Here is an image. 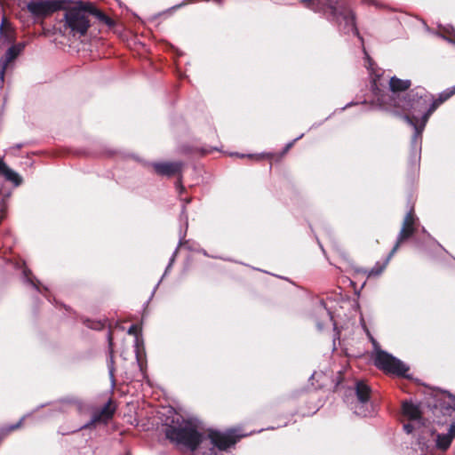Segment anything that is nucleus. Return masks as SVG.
<instances>
[{
  "instance_id": "obj_6",
  "label": "nucleus",
  "mask_w": 455,
  "mask_h": 455,
  "mask_svg": "<svg viewBox=\"0 0 455 455\" xmlns=\"http://www.w3.org/2000/svg\"><path fill=\"white\" fill-rule=\"evenodd\" d=\"M374 363L379 369L399 376L405 375L409 370L402 361L380 349H377L375 352Z\"/></svg>"
},
{
  "instance_id": "obj_17",
  "label": "nucleus",
  "mask_w": 455,
  "mask_h": 455,
  "mask_svg": "<svg viewBox=\"0 0 455 455\" xmlns=\"http://www.w3.org/2000/svg\"><path fill=\"white\" fill-rule=\"evenodd\" d=\"M403 415L410 420H419L420 419V411L418 405L412 403L411 402H403Z\"/></svg>"
},
{
  "instance_id": "obj_27",
  "label": "nucleus",
  "mask_w": 455,
  "mask_h": 455,
  "mask_svg": "<svg viewBox=\"0 0 455 455\" xmlns=\"http://www.w3.org/2000/svg\"><path fill=\"white\" fill-rule=\"evenodd\" d=\"M185 208H186V205L184 204L182 206V212H181V215L184 216V218L186 219V220H188V216L186 215V212H185Z\"/></svg>"
},
{
  "instance_id": "obj_16",
  "label": "nucleus",
  "mask_w": 455,
  "mask_h": 455,
  "mask_svg": "<svg viewBox=\"0 0 455 455\" xmlns=\"http://www.w3.org/2000/svg\"><path fill=\"white\" fill-rule=\"evenodd\" d=\"M0 172L4 178L18 187L21 184L22 179L18 172L9 168L2 160H0Z\"/></svg>"
},
{
  "instance_id": "obj_3",
  "label": "nucleus",
  "mask_w": 455,
  "mask_h": 455,
  "mask_svg": "<svg viewBox=\"0 0 455 455\" xmlns=\"http://www.w3.org/2000/svg\"><path fill=\"white\" fill-rule=\"evenodd\" d=\"M393 101L394 107L409 112L410 115H405L403 116L407 124L412 126L406 119V117H409L411 120L415 122L419 129H420L422 124V116L428 110L433 101V97L431 94L427 93L425 89L416 88L406 93V96L403 100H396L394 99Z\"/></svg>"
},
{
  "instance_id": "obj_18",
  "label": "nucleus",
  "mask_w": 455,
  "mask_h": 455,
  "mask_svg": "<svg viewBox=\"0 0 455 455\" xmlns=\"http://www.w3.org/2000/svg\"><path fill=\"white\" fill-rule=\"evenodd\" d=\"M316 314L323 318L322 322H317V328L322 330L323 325L328 322H331L332 315L330 311L325 307V306L321 302L319 306L316 307Z\"/></svg>"
},
{
  "instance_id": "obj_24",
  "label": "nucleus",
  "mask_w": 455,
  "mask_h": 455,
  "mask_svg": "<svg viewBox=\"0 0 455 455\" xmlns=\"http://www.w3.org/2000/svg\"><path fill=\"white\" fill-rule=\"evenodd\" d=\"M176 189L178 190L179 194L180 195L184 190H185V188L183 187V185L181 184L180 181H178L177 184H176Z\"/></svg>"
},
{
  "instance_id": "obj_12",
  "label": "nucleus",
  "mask_w": 455,
  "mask_h": 455,
  "mask_svg": "<svg viewBox=\"0 0 455 455\" xmlns=\"http://www.w3.org/2000/svg\"><path fill=\"white\" fill-rule=\"evenodd\" d=\"M114 412L115 406L112 403V401L109 400L100 411L92 415L91 421L84 425L83 428L89 427L96 423H108V421L112 418Z\"/></svg>"
},
{
  "instance_id": "obj_30",
  "label": "nucleus",
  "mask_w": 455,
  "mask_h": 455,
  "mask_svg": "<svg viewBox=\"0 0 455 455\" xmlns=\"http://www.w3.org/2000/svg\"><path fill=\"white\" fill-rule=\"evenodd\" d=\"M184 202H185V204H189L190 203V199L189 198L184 199Z\"/></svg>"
},
{
  "instance_id": "obj_7",
  "label": "nucleus",
  "mask_w": 455,
  "mask_h": 455,
  "mask_svg": "<svg viewBox=\"0 0 455 455\" xmlns=\"http://www.w3.org/2000/svg\"><path fill=\"white\" fill-rule=\"evenodd\" d=\"M455 93V89L453 90H448L445 92H443L439 98L435 100H433L428 110L425 115L422 116V124L420 129L417 126V124L411 120L409 117H406L407 121L412 125L415 132L412 137V146L415 148H418L420 146V139H421V133L428 121L429 116L432 115V113L440 106L443 102L447 100L451 96H452Z\"/></svg>"
},
{
  "instance_id": "obj_29",
  "label": "nucleus",
  "mask_w": 455,
  "mask_h": 455,
  "mask_svg": "<svg viewBox=\"0 0 455 455\" xmlns=\"http://www.w3.org/2000/svg\"><path fill=\"white\" fill-rule=\"evenodd\" d=\"M109 372H110L111 377L113 378V368L112 367H109Z\"/></svg>"
},
{
  "instance_id": "obj_4",
  "label": "nucleus",
  "mask_w": 455,
  "mask_h": 455,
  "mask_svg": "<svg viewBox=\"0 0 455 455\" xmlns=\"http://www.w3.org/2000/svg\"><path fill=\"white\" fill-rule=\"evenodd\" d=\"M366 59L368 61L367 68L369 70V74H370L371 80V90H372L374 95L377 97L378 101H379L380 105L388 104L390 106H393V103H394L393 100L395 99V97H393L391 99V102L388 103L385 98V95L382 93V90L384 88H386L387 80L384 79L382 76V74H379V71L375 69V68L373 67V63L371 62V60H370L368 55H366ZM388 84H389V89H390L392 94L393 95L397 94V99L395 98V100H400L399 92H403L406 89H408L411 85V81L410 80H401V79H398L395 76H394V77L390 78Z\"/></svg>"
},
{
  "instance_id": "obj_20",
  "label": "nucleus",
  "mask_w": 455,
  "mask_h": 455,
  "mask_svg": "<svg viewBox=\"0 0 455 455\" xmlns=\"http://www.w3.org/2000/svg\"><path fill=\"white\" fill-rule=\"evenodd\" d=\"M403 429L407 434H411L414 429V426L411 422H409L403 425Z\"/></svg>"
},
{
  "instance_id": "obj_15",
  "label": "nucleus",
  "mask_w": 455,
  "mask_h": 455,
  "mask_svg": "<svg viewBox=\"0 0 455 455\" xmlns=\"http://www.w3.org/2000/svg\"><path fill=\"white\" fill-rule=\"evenodd\" d=\"M455 435V421H453L448 429V433L446 434H437L435 435V446L439 450L446 451Z\"/></svg>"
},
{
  "instance_id": "obj_14",
  "label": "nucleus",
  "mask_w": 455,
  "mask_h": 455,
  "mask_svg": "<svg viewBox=\"0 0 455 455\" xmlns=\"http://www.w3.org/2000/svg\"><path fill=\"white\" fill-rule=\"evenodd\" d=\"M153 168L157 174L172 176L180 172L182 164L180 162L154 163Z\"/></svg>"
},
{
  "instance_id": "obj_26",
  "label": "nucleus",
  "mask_w": 455,
  "mask_h": 455,
  "mask_svg": "<svg viewBox=\"0 0 455 455\" xmlns=\"http://www.w3.org/2000/svg\"><path fill=\"white\" fill-rule=\"evenodd\" d=\"M177 251H178V249H176V251H174V253H173V255H172V259L170 260V263H169V265H168V267L166 268V271L171 267L172 262L174 261V258H175V256L177 254Z\"/></svg>"
},
{
  "instance_id": "obj_10",
  "label": "nucleus",
  "mask_w": 455,
  "mask_h": 455,
  "mask_svg": "<svg viewBox=\"0 0 455 455\" xmlns=\"http://www.w3.org/2000/svg\"><path fill=\"white\" fill-rule=\"evenodd\" d=\"M415 222L416 217L413 213V210L411 209L403 219V226L397 237V242L390 252V257H392L395 253V251L398 250L400 246V243L403 240L409 238L411 235H413L415 231Z\"/></svg>"
},
{
  "instance_id": "obj_23",
  "label": "nucleus",
  "mask_w": 455,
  "mask_h": 455,
  "mask_svg": "<svg viewBox=\"0 0 455 455\" xmlns=\"http://www.w3.org/2000/svg\"><path fill=\"white\" fill-rule=\"evenodd\" d=\"M28 281L37 290V291H40L39 289V282L38 281H34L32 279H30L28 276Z\"/></svg>"
},
{
  "instance_id": "obj_22",
  "label": "nucleus",
  "mask_w": 455,
  "mask_h": 455,
  "mask_svg": "<svg viewBox=\"0 0 455 455\" xmlns=\"http://www.w3.org/2000/svg\"><path fill=\"white\" fill-rule=\"evenodd\" d=\"M303 134H301L300 136H299L298 138H296L293 141L288 143L285 148H284V150H283V154L288 152L289 149L293 146L294 142L298 140H299L300 138H302Z\"/></svg>"
},
{
  "instance_id": "obj_31",
  "label": "nucleus",
  "mask_w": 455,
  "mask_h": 455,
  "mask_svg": "<svg viewBox=\"0 0 455 455\" xmlns=\"http://www.w3.org/2000/svg\"><path fill=\"white\" fill-rule=\"evenodd\" d=\"M451 398L454 401L453 405L455 406V397L451 395Z\"/></svg>"
},
{
  "instance_id": "obj_19",
  "label": "nucleus",
  "mask_w": 455,
  "mask_h": 455,
  "mask_svg": "<svg viewBox=\"0 0 455 455\" xmlns=\"http://www.w3.org/2000/svg\"><path fill=\"white\" fill-rule=\"evenodd\" d=\"M391 258L392 257H390V254H389L385 263H383L381 265L380 264H377L375 267H373L368 272L365 271V273H367L368 276L379 275L383 272V270L385 269L387 264L388 263V261H389V259Z\"/></svg>"
},
{
  "instance_id": "obj_9",
  "label": "nucleus",
  "mask_w": 455,
  "mask_h": 455,
  "mask_svg": "<svg viewBox=\"0 0 455 455\" xmlns=\"http://www.w3.org/2000/svg\"><path fill=\"white\" fill-rule=\"evenodd\" d=\"M357 404L355 406V413L366 417L371 411L368 410V402L371 395V388L363 381H358L355 385Z\"/></svg>"
},
{
  "instance_id": "obj_8",
  "label": "nucleus",
  "mask_w": 455,
  "mask_h": 455,
  "mask_svg": "<svg viewBox=\"0 0 455 455\" xmlns=\"http://www.w3.org/2000/svg\"><path fill=\"white\" fill-rule=\"evenodd\" d=\"M68 0H35L27 4L29 12L35 16H45L58 10L65 9Z\"/></svg>"
},
{
  "instance_id": "obj_1",
  "label": "nucleus",
  "mask_w": 455,
  "mask_h": 455,
  "mask_svg": "<svg viewBox=\"0 0 455 455\" xmlns=\"http://www.w3.org/2000/svg\"><path fill=\"white\" fill-rule=\"evenodd\" d=\"M165 435L172 443L195 452V455H218L216 449L225 451L244 435H236L235 429L226 432L209 430L205 436L200 432V422L195 418L185 419L174 413L166 423Z\"/></svg>"
},
{
  "instance_id": "obj_13",
  "label": "nucleus",
  "mask_w": 455,
  "mask_h": 455,
  "mask_svg": "<svg viewBox=\"0 0 455 455\" xmlns=\"http://www.w3.org/2000/svg\"><path fill=\"white\" fill-rule=\"evenodd\" d=\"M15 31L7 18L3 17L0 24V48L13 43Z\"/></svg>"
},
{
  "instance_id": "obj_11",
  "label": "nucleus",
  "mask_w": 455,
  "mask_h": 455,
  "mask_svg": "<svg viewBox=\"0 0 455 455\" xmlns=\"http://www.w3.org/2000/svg\"><path fill=\"white\" fill-rule=\"evenodd\" d=\"M25 46H26V44L24 43L12 44L11 47L8 48L5 54L0 59V84H4L5 71L8 68L9 65L12 64L15 60V59L24 50Z\"/></svg>"
},
{
  "instance_id": "obj_5",
  "label": "nucleus",
  "mask_w": 455,
  "mask_h": 455,
  "mask_svg": "<svg viewBox=\"0 0 455 455\" xmlns=\"http://www.w3.org/2000/svg\"><path fill=\"white\" fill-rule=\"evenodd\" d=\"M323 7L325 12H329L332 19L336 20L339 25L344 26L345 33H352L358 36V30L355 27V17L350 10L339 4V0H325Z\"/></svg>"
},
{
  "instance_id": "obj_28",
  "label": "nucleus",
  "mask_w": 455,
  "mask_h": 455,
  "mask_svg": "<svg viewBox=\"0 0 455 455\" xmlns=\"http://www.w3.org/2000/svg\"><path fill=\"white\" fill-rule=\"evenodd\" d=\"M22 422V419L20 420V422L17 424V425H13L11 427V429L13 430V429H16Z\"/></svg>"
},
{
  "instance_id": "obj_2",
  "label": "nucleus",
  "mask_w": 455,
  "mask_h": 455,
  "mask_svg": "<svg viewBox=\"0 0 455 455\" xmlns=\"http://www.w3.org/2000/svg\"><path fill=\"white\" fill-rule=\"evenodd\" d=\"M64 10H66L64 16L65 30H69V33L73 36H83L87 33V30L90 27L87 12L95 15L100 21L108 26L113 25V21L110 18H108L103 12L92 8L90 4L82 1L76 2V4L72 7L66 6Z\"/></svg>"
},
{
  "instance_id": "obj_25",
  "label": "nucleus",
  "mask_w": 455,
  "mask_h": 455,
  "mask_svg": "<svg viewBox=\"0 0 455 455\" xmlns=\"http://www.w3.org/2000/svg\"><path fill=\"white\" fill-rule=\"evenodd\" d=\"M108 342H109V347H110V361L113 362V351H112V337L110 334H108Z\"/></svg>"
},
{
  "instance_id": "obj_21",
  "label": "nucleus",
  "mask_w": 455,
  "mask_h": 455,
  "mask_svg": "<svg viewBox=\"0 0 455 455\" xmlns=\"http://www.w3.org/2000/svg\"><path fill=\"white\" fill-rule=\"evenodd\" d=\"M138 331H139V328H138V326H137V325H135V324H132V325L129 328V330H128V333H129V334H131V335H135V336H137Z\"/></svg>"
}]
</instances>
